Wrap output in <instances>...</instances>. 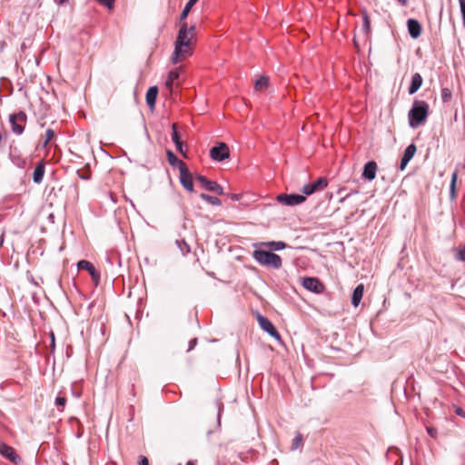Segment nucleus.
Wrapping results in <instances>:
<instances>
[{
	"label": "nucleus",
	"mask_w": 465,
	"mask_h": 465,
	"mask_svg": "<svg viewBox=\"0 0 465 465\" xmlns=\"http://www.w3.org/2000/svg\"><path fill=\"white\" fill-rule=\"evenodd\" d=\"M180 27L174 50L171 57L173 64H176L192 54L195 26H188L187 23L176 24Z\"/></svg>",
	"instance_id": "1"
},
{
	"label": "nucleus",
	"mask_w": 465,
	"mask_h": 465,
	"mask_svg": "<svg viewBox=\"0 0 465 465\" xmlns=\"http://www.w3.org/2000/svg\"><path fill=\"white\" fill-rule=\"evenodd\" d=\"M429 114V105L425 101H415L409 112V124L412 128L422 124Z\"/></svg>",
	"instance_id": "2"
},
{
	"label": "nucleus",
	"mask_w": 465,
	"mask_h": 465,
	"mask_svg": "<svg viewBox=\"0 0 465 465\" xmlns=\"http://www.w3.org/2000/svg\"><path fill=\"white\" fill-rule=\"evenodd\" d=\"M253 258L262 265L279 269L282 266V258L272 252L256 250L252 254Z\"/></svg>",
	"instance_id": "3"
},
{
	"label": "nucleus",
	"mask_w": 465,
	"mask_h": 465,
	"mask_svg": "<svg viewBox=\"0 0 465 465\" xmlns=\"http://www.w3.org/2000/svg\"><path fill=\"white\" fill-rule=\"evenodd\" d=\"M26 120L27 115L23 111L10 114L9 123L12 132L17 135H21L24 133Z\"/></svg>",
	"instance_id": "4"
},
{
	"label": "nucleus",
	"mask_w": 465,
	"mask_h": 465,
	"mask_svg": "<svg viewBox=\"0 0 465 465\" xmlns=\"http://www.w3.org/2000/svg\"><path fill=\"white\" fill-rule=\"evenodd\" d=\"M210 157L212 160L221 162L230 157V150L225 143H218L210 150Z\"/></svg>",
	"instance_id": "5"
},
{
	"label": "nucleus",
	"mask_w": 465,
	"mask_h": 465,
	"mask_svg": "<svg viewBox=\"0 0 465 465\" xmlns=\"http://www.w3.org/2000/svg\"><path fill=\"white\" fill-rule=\"evenodd\" d=\"M257 322L260 325V327L266 331L270 336L276 339L277 341H281V335L274 327V325L267 319L266 317L262 316V314H257Z\"/></svg>",
	"instance_id": "6"
},
{
	"label": "nucleus",
	"mask_w": 465,
	"mask_h": 465,
	"mask_svg": "<svg viewBox=\"0 0 465 465\" xmlns=\"http://www.w3.org/2000/svg\"><path fill=\"white\" fill-rule=\"evenodd\" d=\"M0 454L15 465L22 463V459L15 449L5 442H0Z\"/></svg>",
	"instance_id": "7"
},
{
	"label": "nucleus",
	"mask_w": 465,
	"mask_h": 465,
	"mask_svg": "<svg viewBox=\"0 0 465 465\" xmlns=\"http://www.w3.org/2000/svg\"><path fill=\"white\" fill-rule=\"evenodd\" d=\"M302 286L308 291L318 294L323 292L325 289L324 284L320 280L313 277L304 278L302 281Z\"/></svg>",
	"instance_id": "8"
},
{
	"label": "nucleus",
	"mask_w": 465,
	"mask_h": 465,
	"mask_svg": "<svg viewBox=\"0 0 465 465\" xmlns=\"http://www.w3.org/2000/svg\"><path fill=\"white\" fill-rule=\"evenodd\" d=\"M306 197L302 194H279L277 201L285 205H297L303 203Z\"/></svg>",
	"instance_id": "9"
},
{
	"label": "nucleus",
	"mask_w": 465,
	"mask_h": 465,
	"mask_svg": "<svg viewBox=\"0 0 465 465\" xmlns=\"http://www.w3.org/2000/svg\"><path fill=\"white\" fill-rule=\"evenodd\" d=\"M77 269L78 270H86L94 282L97 285L100 281V273L99 272L94 268V266L86 260H81L77 262Z\"/></svg>",
	"instance_id": "10"
},
{
	"label": "nucleus",
	"mask_w": 465,
	"mask_h": 465,
	"mask_svg": "<svg viewBox=\"0 0 465 465\" xmlns=\"http://www.w3.org/2000/svg\"><path fill=\"white\" fill-rule=\"evenodd\" d=\"M327 185L328 180L324 177H320L315 183L304 185L302 193L306 195H311L317 191L323 190Z\"/></svg>",
	"instance_id": "11"
},
{
	"label": "nucleus",
	"mask_w": 465,
	"mask_h": 465,
	"mask_svg": "<svg viewBox=\"0 0 465 465\" xmlns=\"http://www.w3.org/2000/svg\"><path fill=\"white\" fill-rule=\"evenodd\" d=\"M172 141L173 142L177 151L183 156H186L183 151V142L181 139L180 134L178 133L177 124H172Z\"/></svg>",
	"instance_id": "12"
},
{
	"label": "nucleus",
	"mask_w": 465,
	"mask_h": 465,
	"mask_svg": "<svg viewBox=\"0 0 465 465\" xmlns=\"http://www.w3.org/2000/svg\"><path fill=\"white\" fill-rule=\"evenodd\" d=\"M378 170V165L376 162L370 161L368 162L363 168L362 177L368 181H372L376 177V173Z\"/></svg>",
	"instance_id": "13"
},
{
	"label": "nucleus",
	"mask_w": 465,
	"mask_h": 465,
	"mask_svg": "<svg viewBox=\"0 0 465 465\" xmlns=\"http://www.w3.org/2000/svg\"><path fill=\"white\" fill-rule=\"evenodd\" d=\"M417 151V147L414 143L410 144L404 151L403 156L401 161L400 169L403 171L408 163L411 160Z\"/></svg>",
	"instance_id": "14"
},
{
	"label": "nucleus",
	"mask_w": 465,
	"mask_h": 465,
	"mask_svg": "<svg viewBox=\"0 0 465 465\" xmlns=\"http://www.w3.org/2000/svg\"><path fill=\"white\" fill-rule=\"evenodd\" d=\"M166 155L169 164L174 168H178L179 172L187 167L185 163L180 160L172 150H166Z\"/></svg>",
	"instance_id": "15"
},
{
	"label": "nucleus",
	"mask_w": 465,
	"mask_h": 465,
	"mask_svg": "<svg viewBox=\"0 0 465 465\" xmlns=\"http://www.w3.org/2000/svg\"><path fill=\"white\" fill-rule=\"evenodd\" d=\"M180 182L185 190L192 192L193 190V183L188 168L180 171Z\"/></svg>",
	"instance_id": "16"
},
{
	"label": "nucleus",
	"mask_w": 465,
	"mask_h": 465,
	"mask_svg": "<svg viewBox=\"0 0 465 465\" xmlns=\"http://www.w3.org/2000/svg\"><path fill=\"white\" fill-rule=\"evenodd\" d=\"M410 35L416 39L421 34V25L416 19H409L407 22Z\"/></svg>",
	"instance_id": "17"
},
{
	"label": "nucleus",
	"mask_w": 465,
	"mask_h": 465,
	"mask_svg": "<svg viewBox=\"0 0 465 465\" xmlns=\"http://www.w3.org/2000/svg\"><path fill=\"white\" fill-rule=\"evenodd\" d=\"M158 95V87L153 85L148 88L145 95V100L147 105L153 109L156 103V98Z\"/></svg>",
	"instance_id": "18"
},
{
	"label": "nucleus",
	"mask_w": 465,
	"mask_h": 465,
	"mask_svg": "<svg viewBox=\"0 0 465 465\" xmlns=\"http://www.w3.org/2000/svg\"><path fill=\"white\" fill-rule=\"evenodd\" d=\"M45 164L43 162L38 163L33 172V181L35 183H40L43 181L45 175Z\"/></svg>",
	"instance_id": "19"
},
{
	"label": "nucleus",
	"mask_w": 465,
	"mask_h": 465,
	"mask_svg": "<svg viewBox=\"0 0 465 465\" xmlns=\"http://www.w3.org/2000/svg\"><path fill=\"white\" fill-rule=\"evenodd\" d=\"M422 84V77L419 73H416L412 75L411 83L409 87V94H415L421 86Z\"/></svg>",
	"instance_id": "20"
},
{
	"label": "nucleus",
	"mask_w": 465,
	"mask_h": 465,
	"mask_svg": "<svg viewBox=\"0 0 465 465\" xmlns=\"http://www.w3.org/2000/svg\"><path fill=\"white\" fill-rule=\"evenodd\" d=\"M199 0H189L185 6L183 7L182 13L180 14V16H179V21L177 22V24H183V23H186L185 22V19L187 18L189 13L191 12L192 8L196 5V3L198 2Z\"/></svg>",
	"instance_id": "21"
},
{
	"label": "nucleus",
	"mask_w": 465,
	"mask_h": 465,
	"mask_svg": "<svg viewBox=\"0 0 465 465\" xmlns=\"http://www.w3.org/2000/svg\"><path fill=\"white\" fill-rule=\"evenodd\" d=\"M205 191L213 193L216 195H223L224 193L223 187L219 183L207 179H205Z\"/></svg>",
	"instance_id": "22"
},
{
	"label": "nucleus",
	"mask_w": 465,
	"mask_h": 465,
	"mask_svg": "<svg viewBox=\"0 0 465 465\" xmlns=\"http://www.w3.org/2000/svg\"><path fill=\"white\" fill-rule=\"evenodd\" d=\"M364 286L362 283L359 284L353 291L351 297V303L354 307H358L362 296H363Z\"/></svg>",
	"instance_id": "23"
},
{
	"label": "nucleus",
	"mask_w": 465,
	"mask_h": 465,
	"mask_svg": "<svg viewBox=\"0 0 465 465\" xmlns=\"http://www.w3.org/2000/svg\"><path fill=\"white\" fill-rule=\"evenodd\" d=\"M179 69L175 68L173 70H171L168 74V77L165 81V86L169 89H172L174 81H176L179 78Z\"/></svg>",
	"instance_id": "24"
},
{
	"label": "nucleus",
	"mask_w": 465,
	"mask_h": 465,
	"mask_svg": "<svg viewBox=\"0 0 465 465\" xmlns=\"http://www.w3.org/2000/svg\"><path fill=\"white\" fill-rule=\"evenodd\" d=\"M269 85V78L267 76H261L256 80L254 84V88L256 91H262L267 88Z\"/></svg>",
	"instance_id": "25"
},
{
	"label": "nucleus",
	"mask_w": 465,
	"mask_h": 465,
	"mask_svg": "<svg viewBox=\"0 0 465 465\" xmlns=\"http://www.w3.org/2000/svg\"><path fill=\"white\" fill-rule=\"evenodd\" d=\"M175 243L179 250L181 251L183 255H185L191 252L190 246L187 244V242L184 240H176Z\"/></svg>",
	"instance_id": "26"
},
{
	"label": "nucleus",
	"mask_w": 465,
	"mask_h": 465,
	"mask_svg": "<svg viewBox=\"0 0 465 465\" xmlns=\"http://www.w3.org/2000/svg\"><path fill=\"white\" fill-rule=\"evenodd\" d=\"M362 18H363L362 30H363L364 34L366 35H368L371 31V20H370V17H369L367 12H365V11L363 12Z\"/></svg>",
	"instance_id": "27"
},
{
	"label": "nucleus",
	"mask_w": 465,
	"mask_h": 465,
	"mask_svg": "<svg viewBox=\"0 0 465 465\" xmlns=\"http://www.w3.org/2000/svg\"><path fill=\"white\" fill-rule=\"evenodd\" d=\"M457 178H458V172L455 171L451 175V182H450V195L452 198L455 197V186H456Z\"/></svg>",
	"instance_id": "28"
},
{
	"label": "nucleus",
	"mask_w": 465,
	"mask_h": 465,
	"mask_svg": "<svg viewBox=\"0 0 465 465\" xmlns=\"http://www.w3.org/2000/svg\"><path fill=\"white\" fill-rule=\"evenodd\" d=\"M205 202L212 205H221V201L217 196H211L205 194Z\"/></svg>",
	"instance_id": "29"
},
{
	"label": "nucleus",
	"mask_w": 465,
	"mask_h": 465,
	"mask_svg": "<svg viewBox=\"0 0 465 465\" xmlns=\"http://www.w3.org/2000/svg\"><path fill=\"white\" fill-rule=\"evenodd\" d=\"M55 134L54 132V130L52 129H47L46 132H45V142L43 143V146L45 147L48 143L54 137Z\"/></svg>",
	"instance_id": "30"
},
{
	"label": "nucleus",
	"mask_w": 465,
	"mask_h": 465,
	"mask_svg": "<svg viewBox=\"0 0 465 465\" xmlns=\"http://www.w3.org/2000/svg\"><path fill=\"white\" fill-rule=\"evenodd\" d=\"M451 98V91L449 88H443L441 90V99L444 103H447Z\"/></svg>",
	"instance_id": "31"
},
{
	"label": "nucleus",
	"mask_w": 465,
	"mask_h": 465,
	"mask_svg": "<svg viewBox=\"0 0 465 465\" xmlns=\"http://www.w3.org/2000/svg\"><path fill=\"white\" fill-rule=\"evenodd\" d=\"M265 245L272 246L274 250H281L285 247V243L282 242H271L264 243Z\"/></svg>",
	"instance_id": "32"
},
{
	"label": "nucleus",
	"mask_w": 465,
	"mask_h": 465,
	"mask_svg": "<svg viewBox=\"0 0 465 465\" xmlns=\"http://www.w3.org/2000/svg\"><path fill=\"white\" fill-rule=\"evenodd\" d=\"M101 5L113 9L114 5V0H96Z\"/></svg>",
	"instance_id": "33"
},
{
	"label": "nucleus",
	"mask_w": 465,
	"mask_h": 465,
	"mask_svg": "<svg viewBox=\"0 0 465 465\" xmlns=\"http://www.w3.org/2000/svg\"><path fill=\"white\" fill-rule=\"evenodd\" d=\"M65 403H66V398L64 397H61V396H57L55 398V405L59 408V407H62L64 408L65 406Z\"/></svg>",
	"instance_id": "34"
},
{
	"label": "nucleus",
	"mask_w": 465,
	"mask_h": 465,
	"mask_svg": "<svg viewBox=\"0 0 465 465\" xmlns=\"http://www.w3.org/2000/svg\"><path fill=\"white\" fill-rule=\"evenodd\" d=\"M78 177L82 180H89L91 178L90 171H85L84 173L77 172Z\"/></svg>",
	"instance_id": "35"
},
{
	"label": "nucleus",
	"mask_w": 465,
	"mask_h": 465,
	"mask_svg": "<svg viewBox=\"0 0 465 465\" xmlns=\"http://www.w3.org/2000/svg\"><path fill=\"white\" fill-rule=\"evenodd\" d=\"M217 406H218V412H217V426L219 427L220 426V417H221V413L223 411V403L222 402H218L217 403Z\"/></svg>",
	"instance_id": "36"
},
{
	"label": "nucleus",
	"mask_w": 465,
	"mask_h": 465,
	"mask_svg": "<svg viewBox=\"0 0 465 465\" xmlns=\"http://www.w3.org/2000/svg\"><path fill=\"white\" fill-rule=\"evenodd\" d=\"M302 438L301 434H299L297 437H295V439L293 440V448L299 447L302 444Z\"/></svg>",
	"instance_id": "37"
},
{
	"label": "nucleus",
	"mask_w": 465,
	"mask_h": 465,
	"mask_svg": "<svg viewBox=\"0 0 465 465\" xmlns=\"http://www.w3.org/2000/svg\"><path fill=\"white\" fill-rule=\"evenodd\" d=\"M457 259L460 261H465V245L463 249L458 252Z\"/></svg>",
	"instance_id": "38"
},
{
	"label": "nucleus",
	"mask_w": 465,
	"mask_h": 465,
	"mask_svg": "<svg viewBox=\"0 0 465 465\" xmlns=\"http://www.w3.org/2000/svg\"><path fill=\"white\" fill-rule=\"evenodd\" d=\"M197 342H198L197 338H193V339H192V340L189 341V347H188V349H187V351H192V350L195 347V345L197 344Z\"/></svg>",
	"instance_id": "39"
},
{
	"label": "nucleus",
	"mask_w": 465,
	"mask_h": 465,
	"mask_svg": "<svg viewBox=\"0 0 465 465\" xmlns=\"http://www.w3.org/2000/svg\"><path fill=\"white\" fill-rule=\"evenodd\" d=\"M50 339H51V351L54 352L55 348V342H54V333L53 331L50 332Z\"/></svg>",
	"instance_id": "40"
},
{
	"label": "nucleus",
	"mask_w": 465,
	"mask_h": 465,
	"mask_svg": "<svg viewBox=\"0 0 465 465\" xmlns=\"http://www.w3.org/2000/svg\"><path fill=\"white\" fill-rule=\"evenodd\" d=\"M427 431L431 437H436L437 430L435 428L432 427H427Z\"/></svg>",
	"instance_id": "41"
},
{
	"label": "nucleus",
	"mask_w": 465,
	"mask_h": 465,
	"mask_svg": "<svg viewBox=\"0 0 465 465\" xmlns=\"http://www.w3.org/2000/svg\"><path fill=\"white\" fill-rule=\"evenodd\" d=\"M139 465H149V461L145 456H140Z\"/></svg>",
	"instance_id": "42"
},
{
	"label": "nucleus",
	"mask_w": 465,
	"mask_h": 465,
	"mask_svg": "<svg viewBox=\"0 0 465 465\" xmlns=\"http://www.w3.org/2000/svg\"><path fill=\"white\" fill-rule=\"evenodd\" d=\"M399 4L402 6H406L408 4V0H397Z\"/></svg>",
	"instance_id": "43"
},
{
	"label": "nucleus",
	"mask_w": 465,
	"mask_h": 465,
	"mask_svg": "<svg viewBox=\"0 0 465 465\" xmlns=\"http://www.w3.org/2000/svg\"><path fill=\"white\" fill-rule=\"evenodd\" d=\"M456 412L459 415L465 416V414H464V412H463V411L461 409H458Z\"/></svg>",
	"instance_id": "44"
},
{
	"label": "nucleus",
	"mask_w": 465,
	"mask_h": 465,
	"mask_svg": "<svg viewBox=\"0 0 465 465\" xmlns=\"http://www.w3.org/2000/svg\"><path fill=\"white\" fill-rule=\"evenodd\" d=\"M57 4L63 5L67 2V0H54Z\"/></svg>",
	"instance_id": "45"
},
{
	"label": "nucleus",
	"mask_w": 465,
	"mask_h": 465,
	"mask_svg": "<svg viewBox=\"0 0 465 465\" xmlns=\"http://www.w3.org/2000/svg\"><path fill=\"white\" fill-rule=\"evenodd\" d=\"M198 181L203 183V175H198Z\"/></svg>",
	"instance_id": "46"
},
{
	"label": "nucleus",
	"mask_w": 465,
	"mask_h": 465,
	"mask_svg": "<svg viewBox=\"0 0 465 465\" xmlns=\"http://www.w3.org/2000/svg\"><path fill=\"white\" fill-rule=\"evenodd\" d=\"M49 218H50V219H53V218H54V214H53V213H51V214L49 215Z\"/></svg>",
	"instance_id": "47"
},
{
	"label": "nucleus",
	"mask_w": 465,
	"mask_h": 465,
	"mask_svg": "<svg viewBox=\"0 0 465 465\" xmlns=\"http://www.w3.org/2000/svg\"><path fill=\"white\" fill-rule=\"evenodd\" d=\"M195 262L200 264V259L199 258H196Z\"/></svg>",
	"instance_id": "48"
},
{
	"label": "nucleus",
	"mask_w": 465,
	"mask_h": 465,
	"mask_svg": "<svg viewBox=\"0 0 465 465\" xmlns=\"http://www.w3.org/2000/svg\"><path fill=\"white\" fill-rule=\"evenodd\" d=\"M186 465H193L192 462H188Z\"/></svg>",
	"instance_id": "49"
}]
</instances>
